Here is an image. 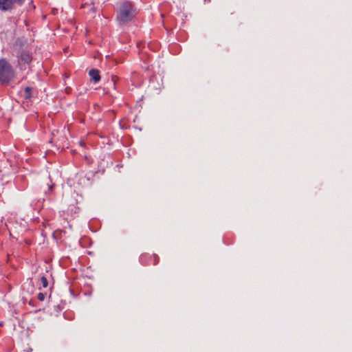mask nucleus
Segmentation results:
<instances>
[{"label":"nucleus","mask_w":352,"mask_h":352,"mask_svg":"<svg viewBox=\"0 0 352 352\" xmlns=\"http://www.w3.org/2000/svg\"><path fill=\"white\" fill-rule=\"evenodd\" d=\"M137 15V9L131 1L120 3L116 12V21L119 25H124L133 20Z\"/></svg>","instance_id":"1"},{"label":"nucleus","mask_w":352,"mask_h":352,"mask_svg":"<svg viewBox=\"0 0 352 352\" xmlns=\"http://www.w3.org/2000/svg\"><path fill=\"white\" fill-rule=\"evenodd\" d=\"M13 73L10 64L4 58L0 60V82H7L12 77Z\"/></svg>","instance_id":"2"},{"label":"nucleus","mask_w":352,"mask_h":352,"mask_svg":"<svg viewBox=\"0 0 352 352\" xmlns=\"http://www.w3.org/2000/svg\"><path fill=\"white\" fill-rule=\"evenodd\" d=\"M14 8L12 0H0V10L3 12L11 10Z\"/></svg>","instance_id":"3"},{"label":"nucleus","mask_w":352,"mask_h":352,"mask_svg":"<svg viewBox=\"0 0 352 352\" xmlns=\"http://www.w3.org/2000/svg\"><path fill=\"white\" fill-rule=\"evenodd\" d=\"M89 75L91 78L95 82H98L100 80V72L98 69H92L89 72Z\"/></svg>","instance_id":"4"},{"label":"nucleus","mask_w":352,"mask_h":352,"mask_svg":"<svg viewBox=\"0 0 352 352\" xmlns=\"http://www.w3.org/2000/svg\"><path fill=\"white\" fill-rule=\"evenodd\" d=\"M20 57L21 60L26 63H28L31 60V56L30 54L26 52H23Z\"/></svg>","instance_id":"5"},{"label":"nucleus","mask_w":352,"mask_h":352,"mask_svg":"<svg viewBox=\"0 0 352 352\" xmlns=\"http://www.w3.org/2000/svg\"><path fill=\"white\" fill-rule=\"evenodd\" d=\"M31 92H32V88L30 87H26L24 89V94H23L24 98L30 99L32 97Z\"/></svg>","instance_id":"6"},{"label":"nucleus","mask_w":352,"mask_h":352,"mask_svg":"<svg viewBox=\"0 0 352 352\" xmlns=\"http://www.w3.org/2000/svg\"><path fill=\"white\" fill-rule=\"evenodd\" d=\"M40 285H42L43 288H46L48 286V281L45 276H42L40 278Z\"/></svg>","instance_id":"7"},{"label":"nucleus","mask_w":352,"mask_h":352,"mask_svg":"<svg viewBox=\"0 0 352 352\" xmlns=\"http://www.w3.org/2000/svg\"><path fill=\"white\" fill-rule=\"evenodd\" d=\"M12 1H13V3H14V6L15 4H16L18 6H21L25 2V0H12Z\"/></svg>","instance_id":"8"},{"label":"nucleus","mask_w":352,"mask_h":352,"mask_svg":"<svg viewBox=\"0 0 352 352\" xmlns=\"http://www.w3.org/2000/svg\"><path fill=\"white\" fill-rule=\"evenodd\" d=\"M38 299L41 301H43L45 300V295L43 293H39L37 296Z\"/></svg>","instance_id":"9"},{"label":"nucleus","mask_w":352,"mask_h":352,"mask_svg":"<svg viewBox=\"0 0 352 352\" xmlns=\"http://www.w3.org/2000/svg\"><path fill=\"white\" fill-rule=\"evenodd\" d=\"M155 256V264H156L159 261V257L157 256Z\"/></svg>","instance_id":"10"}]
</instances>
